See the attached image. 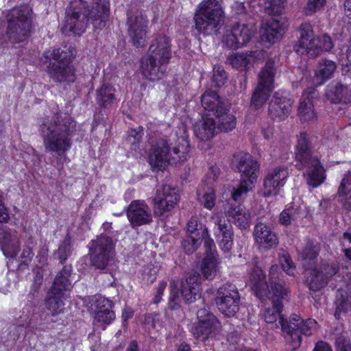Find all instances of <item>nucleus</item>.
Wrapping results in <instances>:
<instances>
[{
    "label": "nucleus",
    "instance_id": "55",
    "mask_svg": "<svg viewBox=\"0 0 351 351\" xmlns=\"http://www.w3.org/2000/svg\"><path fill=\"white\" fill-rule=\"evenodd\" d=\"M326 0H308L304 6L306 15H311L320 10L325 5Z\"/></svg>",
    "mask_w": 351,
    "mask_h": 351
},
{
    "label": "nucleus",
    "instance_id": "10",
    "mask_svg": "<svg viewBox=\"0 0 351 351\" xmlns=\"http://www.w3.org/2000/svg\"><path fill=\"white\" fill-rule=\"evenodd\" d=\"M32 10L25 4L9 10L6 14V36L12 43H23L30 35Z\"/></svg>",
    "mask_w": 351,
    "mask_h": 351
},
{
    "label": "nucleus",
    "instance_id": "34",
    "mask_svg": "<svg viewBox=\"0 0 351 351\" xmlns=\"http://www.w3.org/2000/svg\"><path fill=\"white\" fill-rule=\"evenodd\" d=\"M337 70L335 61L328 59H321L315 71L314 82L316 85H322L334 76Z\"/></svg>",
    "mask_w": 351,
    "mask_h": 351
},
{
    "label": "nucleus",
    "instance_id": "32",
    "mask_svg": "<svg viewBox=\"0 0 351 351\" xmlns=\"http://www.w3.org/2000/svg\"><path fill=\"white\" fill-rule=\"evenodd\" d=\"M284 34L280 21L274 18L267 21L261 30L262 42L267 43L269 45L279 41Z\"/></svg>",
    "mask_w": 351,
    "mask_h": 351
},
{
    "label": "nucleus",
    "instance_id": "44",
    "mask_svg": "<svg viewBox=\"0 0 351 351\" xmlns=\"http://www.w3.org/2000/svg\"><path fill=\"white\" fill-rule=\"evenodd\" d=\"M232 297L241 296L237 287L234 285L227 282L218 289L215 299H228L232 298Z\"/></svg>",
    "mask_w": 351,
    "mask_h": 351
},
{
    "label": "nucleus",
    "instance_id": "33",
    "mask_svg": "<svg viewBox=\"0 0 351 351\" xmlns=\"http://www.w3.org/2000/svg\"><path fill=\"white\" fill-rule=\"evenodd\" d=\"M194 132L195 136L202 141L210 140L219 132L216 120L214 117H204L202 121L195 124Z\"/></svg>",
    "mask_w": 351,
    "mask_h": 351
},
{
    "label": "nucleus",
    "instance_id": "22",
    "mask_svg": "<svg viewBox=\"0 0 351 351\" xmlns=\"http://www.w3.org/2000/svg\"><path fill=\"white\" fill-rule=\"evenodd\" d=\"M292 104L291 99L280 93L276 92L269 103L268 115L273 120H285L291 113Z\"/></svg>",
    "mask_w": 351,
    "mask_h": 351
},
{
    "label": "nucleus",
    "instance_id": "47",
    "mask_svg": "<svg viewBox=\"0 0 351 351\" xmlns=\"http://www.w3.org/2000/svg\"><path fill=\"white\" fill-rule=\"evenodd\" d=\"M202 244V239L188 235L181 242V246L187 254H192Z\"/></svg>",
    "mask_w": 351,
    "mask_h": 351
},
{
    "label": "nucleus",
    "instance_id": "61",
    "mask_svg": "<svg viewBox=\"0 0 351 351\" xmlns=\"http://www.w3.org/2000/svg\"><path fill=\"white\" fill-rule=\"evenodd\" d=\"M10 219L8 209L3 202V197L0 193V223H7Z\"/></svg>",
    "mask_w": 351,
    "mask_h": 351
},
{
    "label": "nucleus",
    "instance_id": "62",
    "mask_svg": "<svg viewBox=\"0 0 351 351\" xmlns=\"http://www.w3.org/2000/svg\"><path fill=\"white\" fill-rule=\"evenodd\" d=\"M166 287H167L166 282L161 281L159 283L158 287L157 288L156 293L154 297V302L155 304H158L160 301L162 296L163 295L164 290L165 289Z\"/></svg>",
    "mask_w": 351,
    "mask_h": 351
},
{
    "label": "nucleus",
    "instance_id": "3",
    "mask_svg": "<svg viewBox=\"0 0 351 351\" xmlns=\"http://www.w3.org/2000/svg\"><path fill=\"white\" fill-rule=\"evenodd\" d=\"M75 132L76 123L67 113H57L50 119L43 120L39 126L46 151L58 156L64 154L71 147Z\"/></svg>",
    "mask_w": 351,
    "mask_h": 351
},
{
    "label": "nucleus",
    "instance_id": "51",
    "mask_svg": "<svg viewBox=\"0 0 351 351\" xmlns=\"http://www.w3.org/2000/svg\"><path fill=\"white\" fill-rule=\"evenodd\" d=\"M216 225L217 227L215 231V234L217 238L226 235H234L232 226L230 222L226 223L225 220L218 219Z\"/></svg>",
    "mask_w": 351,
    "mask_h": 351
},
{
    "label": "nucleus",
    "instance_id": "46",
    "mask_svg": "<svg viewBox=\"0 0 351 351\" xmlns=\"http://www.w3.org/2000/svg\"><path fill=\"white\" fill-rule=\"evenodd\" d=\"M254 183L247 182L246 179H241L239 184L234 188L231 193L232 199L235 202L240 200L243 195L252 189V185Z\"/></svg>",
    "mask_w": 351,
    "mask_h": 351
},
{
    "label": "nucleus",
    "instance_id": "15",
    "mask_svg": "<svg viewBox=\"0 0 351 351\" xmlns=\"http://www.w3.org/2000/svg\"><path fill=\"white\" fill-rule=\"evenodd\" d=\"M276 267V282L279 283L282 286V289H287L285 287V282L283 280L284 275L280 271L278 265H274L271 266L269 274V281L270 283V289L268 283L266 280V275L263 273L261 267L254 266L250 276V282L252 285V289L255 293V295L261 300H266L268 297L272 295V282L271 280V274L272 269Z\"/></svg>",
    "mask_w": 351,
    "mask_h": 351
},
{
    "label": "nucleus",
    "instance_id": "18",
    "mask_svg": "<svg viewBox=\"0 0 351 351\" xmlns=\"http://www.w3.org/2000/svg\"><path fill=\"white\" fill-rule=\"evenodd\" d=\"M289 176L288 169L279 166L269 170L263 182V195L265 197L276 195L282 187Z\"/></svg>",
    "mask_w": 351,
    "mask_h": 351
},
{
    "label": "nucleus",
    "instance_id": "6",
    "mask_svg": "<svg viewBox=\"0 0 351 351\" xmlns=\"http://www.w3.org/2000/svg\"><path fill=\"white\" fill-rule=\"evenodd\" d=\"M295 159L299 169L306 168L304 175L308 185L315 188L324 182L325 170L318 158L312 156L310 136L306 132H301L298 137Z\"/></svg>",
    "mask_w": 351,
    "mask_h": 351
},
{
    "label": "nucleus",
    "instance_id": "57",
    "mask_svg": "<svg viewBox=\"0 0 351 351\" xmlns=\"http://www.w3.org/2000/svg\"><path fill=\"white\" fill-rule=\"evenodd\" d=\"M351 192V177L345 176L338 189L339 197H346Z\"/></svg>",
    "mask_w": 351,
    "mask_h": 351
},
{
    "label": "nucleus",
    "instance_id": "19",
    "mask_svg": "<svg viewBox=\"0 0 351 351\" xmlns=\"http://www.w3.org/2000/svg\"><path fill=\"white\" fill-rule=\"evenodd\" d=\"M298 32L300 37L298 42L293 45V50L298 55H307L309 58H315L317 57V50L312 49L315 38L313 27L309 23L300 25Z\"/></svg>",
    "mask_w": 351,
    "mask_h": 351
},
{
    "label": "nucleus",
    "instance_id": "40",
    "mask_svg": "<svg viewBox=\"0 0 351 351\" xmlns=\"http://www.w3.org/2000/svg\"><path fill=\"white\" fill-rule=\"evenodd\" d=\"M186 231L188 235L202 239L204 235H206L208 230L206 226L202 223L199 217L193 216L186 224Z\"/></svg>",
    "mask_w": 351,
    "mask_h": 351
},
{
    "label": "nucleus",
    "instance_id": "56",
    "mask_svg": "<svg viewBox=\"0 0 351 351\" xmlns=\"http://www.w3.org/2000/svg\"><path fill=\"white\" fill-rule=\"evenodd\" d=\"M280 263L283 270L289 276L293 275L295 266L289 254L283 253L280 257Z\"/></svg>",
    "mask_w": 351,
    "mask_h": 351
},
{
    "label": "nucleus",
    "instance_id": "28",
    "mask_svg": "<svg viewBox=\"0 0 351 351\" xmlns=\"http://www.w3.org/2000/svg\"><path fill=\"white\" fill-rule=\"evenodd\" d=\"M253 237L256 243L265 248H275L278 244L276 234L271 230L269 225L261 221L256 223Z\"/></svg>",
    "mask_w": 351,
    "mask_h": 351
},
{
    "label": "nucleus",
    "instance_id": "48",
    "mask_svg": "<svg viewBox=\"0 0 351 351\" xmlns=\"http://www.w3.org/2000/svg\"><path fill=\"white\" fill-rule=\"evenodd\" d=\"M299 217L298 209L290 206L282 210L280 215L279 221L282 225L288 226L292 221H295Z\"/></svg>",
    "mask_w": 351,
    "mask_h": 351
},
{
    "label": "nucleus",
    "instance_id": "20",
    "mask_svg": "<svg viewBox=\"0 0 351 351\" xmlns=\"http://www.w3.org/2000/svg\"><path fill=\"white\" fill-rule=\"evenodd\" d=\"M197 318L198 322L192 328L193 335L196 339L202 338L204 340L215 328L217 319L207 306H204L197 311Z\"/></svg>",
    "mask_w": 351,
    "mask_h": 351
},
{
    "label": "nucleus",
    "instance_id": "50",
    "mask_svg": "<svg viewBox=\"0 0 351 351\" xmlns=\"http://www.w3.org/2000/svg\"><path fill=\"white\" fill-rule=\"evenodd\" d=\"M285 0H271L269 5L265 7V12L269 15H273L275 18L282 14L285 8Z\"/></svg>",
    "mask_w": 351,
    "mask_h": 351
},
{
    "label": "nucleus",
    "instance_id": "14",
    "mask_svg": "<svg viewBox=\"0 0 351 351\" xmlns=\"http://www.w3.org/2000/svg\"><path fill=\"white\" fill-rule=\"evenodd\" d=\"M304 282L311 291H317L324 288L329 279L336 274L339 267L335 263L324 262L319 267L304 265Z\"/></svg>",
    "mask_w": 351,
    "mask_h": 351
},
{
    "label": "nucleus",
    "instance_id": "7",
    "mask_svg": "<svg viewBox=\"0 0 351 351\" xmlns=\"http://www.w3.org/2000/svg\"><path fill=\"white\" fill-rule=\"evenodd\" d=\"M75 56L71 47L63 46L45 51L41 57L43 63L47 64V73L56 82H72L75 79L73 67L69 64Z\"/></svg>",
    "mask_w": 351,
    "mask_h": 351
},
{
    "label": "nucleus",
    "instance_id": "25",
    "mask_svg": "<svg viewBox=\"0 0 351 351\" xmlns=\"http://www.w3.org/2000/svg\"><path fill=\"white\" fill-rule=\"evenodd\" d=\"M127 216L132 226H142L152 221L151 210L143 200L132 202L128 206Z\"/></svg>",
    "mask_w": 351,
    "mask_h": 351
},
{
    "label": "nucleus",
    "instance_id": "16",
    "mask_svg": "<svg viewBox=\"0 0 351 351\" xmlns=\"http://www.w3.org/2000/svg\"><path fill=\"white\" fill-rule=\"evenodd\" d=\"M126 25L128 34L133 45L136 47L145 45L148 32L149 20L142 11L130 10L128 12Z\"/></svg>",
    "mask_w": 351,
    "mask_h": 351
},
{
    "label": "nucleus",
    "instance_id": "37",
    "mask_svg": "<svg viewBox=\"0 0 351 351\" xmlns=\"http://www.w3.org/2000/svg\"><path fill=\"white\" fill-rule=\"evenodd\" d=\"M218 309L227 317H233L239 310L241 297L215 299Z\"/></svg>",
    "mask_w": 351,
    "mask_h": 351
},
{
    "label": "nucleus",
    "instance_id": "39",
    "mask_svg": "<svg viewBox=\"0 0 351 351\" xmlns=\"http://www.w3.org/2000/svg\"><path fill=\"white\" fill-rule=\"evenodd\" d=\"M229 108L230 107L228 108V110H225L224 112L219 113L214 117L217 122L218 132H227L236 127V118L229 112Z\"/></svg>",
    "mask_w": 351,
    "mask_h": 351
},
{
    "label": "nucleus",
    "instance_id": "9",
    "mask_svg": "<svg viewBox=\"0 0 351 351\" xmlns=\"http://www.w3.org/2000/svg\"><path fill=\"white\" fill-rule=\"evenodd\" d=\"M224 12L217 0H203L198 5L194 20L195 28L204 35L217 32L223 24Z\"/></svg>",
    "mask_w": 351,
    "mask_h": 351
},
{
    "label": "nucleus",
    "instance_id": "30",
    "mask_svg": "<svg viewBox=\"0 0 351 351\" xmlns=\"http://www.w3.org/2000/svg\"><path fill=\"white\" fill-rule=\"evenodd\" d=\"M317 95L318 93L315 88H309L303 93L298 107V114L302 122L308 123L315 119L313 99Z\"/></svg>",
    "mask_w": 351,
    "mask_h": 351
},
{
    "label": "nucleus",
    "instance_id": "1",
    "mask_svg": "<svg viewBox=\"0 0 351 351\" xmlns=\"http://www.w3.org/2000/svg\"><path fill=\"white\" fill-rule=\"evenodd\" d=\"M276 267L272 269L271 274V280L272 282V295L268 297L271 302L272 306L265 309L263 317L267 323L276 324L281 326V329L285 333V339L287 344L291 347V351H295L302 342V335L310 336L313 333L317 322L312 319H308L306 321L300 320V317L296 314H293L288 322L282 316V311L284 306L285 301L288 300V289H282V286L276 282V273H274Z\"/></svg>",
    "mask_w": 351,
    "mask_h": 351
},
{
    "label": "nucleus",
    "instance_id": "24",
    "mask_svg": "<svg viewBox=\"0 0 351 351\" xmlns=\"http://www.w3.org/2000/svg\"><path fill=\"white\" fill-rule=\"evenodd\" d=\"M0 248L7 258L16 257L20 249L18 232L6 226L0 225Z\"/></svg>",
    "mask_w": 351,
    "mask_h": 351
},
{
    "label": "nucleus",
    "instance_id": "2",
    "mask_svg": "<svg viewBox=\"0 0 351 351\" xmlns=\"http://www.w3.org/2000/svg\"><path fill=\"white\" fill-rule=\"evenodd\" d=\"M109 14L108 0H93L90 5L84 0L71 1L66 10L62 30L81 35L85 32L88 21L95 28L101 29L105 27Z\"/></svg>",
    "mask_w": 351,
    "mask_h": 351
},
{
    "label": "nucleus",
    "instance_id": "63",
    "mask_svg": "<svg viewBox=\"0 0 351 351\" xmlns=\"http://www.w3.org/2000/svg\"><path fill=\"white\" fill-rule=\"evenodd\" d=\"M345 240V232L343 233L342 237L340 239L341 245L342 246V252L344 253L346 257L351 261V247H350V244L351 242L346 241V245H343V241Z\"/></svg>",
    "mask_w": 351,
    "mask_h": 351
},
{
    "label": "nucleus",
    "instance_id": "38",
    "mask_svg": "<svg viewBox=\"0 0 351 351\" xmlns=\"http://www.w3.org/2000/svg\"><path fill=\"white\" fill-rule=\"evenodd\" d=\"M218 264V256H215L213 254L205 255L200 265L204 277L207 280H213L217 275Z\"/></svg>",
    "mask_w": 351,
    "mask_h": 351
},
{
    "label": "nucleus",
    "instance_id": "23",
    "mask_svg": "<svg viewBox=\"0 0 351 351\" xmlns=\"http://www.w3.org/2000/svg\"><path fill=\"white\" fill-rule=\"evenodd\" d=\"M179 201V196L174 189L165 185L161 190L158 189L157 196L154 198V214L160 217L169 211Z\"/></svg>",
    "mask_w": 351,
    "mask_h": 351
},
{
    "label": "nucleus",
    "instance_id": "8",
    "mask_svg": "<svg viewBox=\"0 0 351 351\" xmlns=\"http://www.w3.org/2000/svg\"><path fill=\"white\" fill-rule=\"evenodd\" d=\"M199 275L196 271H190L180 281L173 280L170 282V296L169 306L171 310L178 309L180 306L181 298L186 304H192L198 301L204 305V300L199 293Z\"/></svg>",
    "mask_w": 351,
    "mask_h": 351
},
{
    "label": "nucleus",
    "instance_id": "31",
    "mask_svg": "<svg viewBox=\"0 0 351 351\" xmlns=\"http://www.w3.org/2000/svg\"><path fill=\"white\" fill-rule=\"evenodd\" d=\"M228 222L235 224L240 229H247L250 223V213L241 204L231 205L225 212Z\"/></svg>",
    "mask_w": 351,
    "mask_h": 351
},
{
    "label": "nucleus",
    "instance_id": "45",
    "mask_svg": "<svg viewBox=\"0 0 351 351\" xmlns=\"http://www.w3.org/2000/svg\"><path fill=\"white\" fill-rule=\"evenodd\" d=\"M333 335L337 351H351V344L347 332L342 330L340 332L334 333Z\"/></svg>",
    "mask_w": 351,
    "mask_h": 351
},
{
    "label": "nucleus",
    "instance_id": "27",
    "mask_svg": "<svg viewBox=\"0 0 351 351\" xmlns=\"http://www.w3.org/2000/svg\"><path fill=\"white\" fill-rule=\"evenodd\" d=\"M326 96L334 104H350L351 85L341 81H333L327 87Z\"/></svg>",
    "mask_w": 351,
    "mask_h": 351
},
{
    "label": "nucleus",
    "instance_id": "53",
    "mask_svg": "<svg viewBox=\"0 0 351 351\" xmlns=\"http://www.w3.org/2000/svg\"><path fill=\"white\" fill-rule=\"evenodd\" d=\"M143 135V128L141 126L135 129H131L128 132L126 142L132 146L137 145L141 141Z\"/></svg>",
    "mask_w": 351,
    "mask_h": 351
},
{
    "label": "nucleus",
    "instance_id": "36",
    "mask_svg": "<svg viewBox=\"0 0 351 351\" xmlns=\"http://www.w3.org/2000/svg\"><path fill=\"white\" fill-rule=\"evenodd\" d=\"M116 90L108 83H104L97 90L96 101L98 105L103 108L110 106L116 100Z\"/></svg>",
    "mask_w": 351,
    "mask_h": 351
},
{
    "label": "nucleus",
    "instance_id": "49",
    "mask_svg": "<svg viewBox=\"0 0 351 351\" xmlns=\"http://www.w3.org/2000/svg\"><path fill=\"white\" fill-rule=\"evenodd\" d=\"M198 200L205 208L210 210L215 204V194L212 188H208V191L204 192L201 196L200 192L198 193Z\"/></svg>",
    "mask_w": 351,
    "mask_h": 351
},
{
    "label": "nucleus",
    "instance_id": "26",
    "mask_svg": "<svg viewBox=\"0 0 351 351\" xmlns=\"http://www.w3.org/2000/svg\"><path fill=\"white\" fill-rule=\"evenodd\" d=\"M201 103L204 109L207 111L205 116L215 117L219 113L228 110V104L216 91L208 90L201 97Z\"/></svg>",
    "mask_w": 351,
    "mask_h": 351
},
{
    "label": "nucleus",
    "instance_id": "58",
    "mask_svg": "<svg viewBox=\"0 0 351 351\" xmlns=\"http://www.w3.org/2000/svg\"><path fill=\"white\" fill-rule=\"evenodd\" d=\"M202 240L204 241V247L206 248L205 255L213 254L215 256H218L215 242L210 237L208 231L207 232L206 235H204V237L202 239Z\"/></svg>",
    "mask_w": 351,
    "mask_h": 351
},
{
    "label": "nucleus",
    "instance_id": "60",
    "mask_svg": "<svg viewBox=\"0 0 351 351\" xmlns=\"http://www.w3.org/2000/svg\"><path fill=\"white\" fill-rule=\"evenodd\" d=\"M43 274L40 271H37L34 277L33 284L31 288L30 295L32 299L35 297V293L37 292L43 283Z\"/></svg>",
    "mask_w": 351,
    "mask_h": 351
},
{
    "label": "nucleus",
    "instance_id": "11",
    "mask_svg": "<svg viewBox=\"0 0 351 351\" xmlns=\"http://www.w3.org/2000/svg\"><path fill=\"white\" fill-rule=\"evenodd\" d=\"M72 272L71 265H64L57 274L51 287L47 292L45 298L46 308L52 312L51 315H55L62 313L64 308V298L66 292L72 287L70 279Z\"/></svg>",
    "mask_w": 351,
    "mask_h": 351
},
{
    "label": "nucleus",
    "instance_id": "13",
    "mask_svg": "<svg viewBox=\"0 0 351 351\" xmlns=\"http://www.w3.org/2000/svg\"><path fill=\"white\" fill-rule=\"evenodd\" d=\"M274 65V60L268 59L259 74L258 84L253 92L250 101L251 106L255 110L263 107L271 95L276 73Z\"/></svg>",
    "mask_w": 351,
    "mask_h": 351
},
{
    "label": "nucleus",
    "instance_id": "52",
    "mask_svg": "<svg viewBox=\"0 0 351 351\" xmlns=\"http://www.w3.org/2000/svg\"><path fill=\"white\" fill-rule=\"evenodd\" d=\"M213 82L217 87L222 86L227 80V74L223 68L221 66L215 65L213 67Z\"/></svg>",
    "mask_w": 351,
    "mask_h": 351
},
{
    "label": "nucleus",
    "instance_id": "64",
    "mask_svg": "<svg viewBox=\"0 0 351 351\" xmlns=\"http://www.w3.org/2000/svg\"><path fill=\"white\" fill-rule=\"evenodd\" d=\"M313 351H332L331 347L324 341L317 343Z\"/></svg>",
    "mask_w": 351,
    "mask_h": 351
},
{
    "label": "nucleus",
    "instance_id": "17",
    "mask_svg": "<svg viewBox=\"0 0 351 351\" xmlns=\"http://www.w3.org/2000/svg\"><path fill=\"white\" fill-rule=\"evenodd\" d=\"M254 23H237L223 38V43L230 49H236L245 45L256 32Z\"/></svg>",
    "mask_w": 351,
    "mask_h": 351
},
{
    "label": "nucleus",
    "instance_id": "54",
    "mask_svg": "<svg viewBox=\"0 0 351 351\" xmlns=\"http://www.w3.org/2000/svg\"><path fill=\"white\" fill-rule=\"evenodd\" d=\"M34 243L30 239L19 257V265H27L32 261L34 254L32 251Z\"/></svg>",
    "mask_w": 351,
    "mask_h": 351
},
{
    "label": "nucleus",
    "instance_id": "42",
    "mask_svg": "<svg viewBox=\"0 0 351 351\" xmlns=\"http://www.w3.org/2000/svg\"><path fill=\"white\" fill-rule=\"evenodd\" d=\"M72 252L71 238L69 235L60 243L58 249L54 252V256L59 260L61 264H64Z\"/></svg>",
    "mask_w": 351,
    "mask_h": 351
},
{
    "label": "nucleus",
    "instance_id": "41",
    "mask_svg": "<svg viewBox=\"0 0 351 351\" xmlns=\"http://www.w3.org/2000/svg\"><path fill=\"white\" fill-rule=\"evenodd\" d=\"M319 247L309 242L306 244L302 252H301V258L304 261L303 265L313 266L319 254Z\"/></svg>",
    "mask_w": 351,
    "mask_h": 351
},
{
    "label": "nucleus",
    "instance_id": "21",
    "mask_svg": "<svg viewBox=\"0 0 351 351\" xmlns=\"http://www.w3.org/2000/svg\"><path fill=\"white\" fill-rule=\"evenodd\" d=\"M232 165L234 170L241 173V179H246L248 182L256 181V172L259 165L248 153H240L235 155Z\"/></svg>",
    "mask_w": 351,
    "mask_h": 351
},
{
    "label": "nucleus",
    "instance_id": "4",
    "mask_svg": "<svg viewBox=\"0 0 351 351\" xmlns=\"http://www.w3.org/2000/svg\"><path fill=\"white\" fill-rule=\"evenodd\" d=\"M190 150L187 137L176 134L158 138L150 149V165L158 170L165 169L169 165L182 163L187 160Z\"/></svg>",
    "mask_w": 351,
    "mask_h": 351
},
{
    "label": "nucleus",
    "instance_id": "59",
    "mask_svg": "<svg viewBox=\"0 0 351 351\" xmlns=\"http://www.w3.org/2000/svg\"><path fill=\"white\" fill-rule=\"evenodd\" d=\"M233 236L234 235H226L221 237L217 238L219 245L221 249L225 253H229L232 249L233 245Z\"/></svg>",
    "mask_w": 351,
    "mask_h": 351
},
{
    "label": "nucleus",
    "instance_id": "12",
    "mask_svg": "<svg viewBox=\"0 0 351 351\" xmlns=\"http://www.w3.org/2000/svg\"><path fill=\"white\" fill-rule=\"evenodd\" d=\"M117 238L108 234H101L89 245L91 263L97 269H104L114 260Z\"/></svg>",
    "mask_w": 351,
    "mask_h": 351
},
{
    "label": "nucleus",
    "instance_id": "5",
    "mask_svg": "<svg viewBox=\"0 0 351 351\" xmlns=\"http://www.w3.org/2000/svg\"><path fill=\"white\" fill-rule=\"evenodd\" d=\"M171 58L170 39L165 35L156 34L149 47L147 55L141 58L143 75L150 81L163 77Z\"/></svg>",
    "mask_w": 351,
    "mask_h": 351
},
{
    "label": "nucleus",
    "instance_id": "35",
    "mask_svg": "<svg viewBox=\"0 0 351 351\" xmlns=\"http://www.w3.org/2000/svg\"><path fill=\"white\" fill-rule=\"evenodd\" d=\"M252 52L250 53H232L230 54L226 59V62L233 68L241 71H247L253 65L254 58Z\"/></svg>",
    "mask_w": 351,
    "mask_h": 351
},
{
    "label": "nucleus",
    "instance_id": "43",
    "mask_svg": "<svg viewBox=\"0 0 351 351\" xmlns=\"http://www.w3.org/2000/svg\"><path fill=\"white\" fill-rule=\"evenodd\" d=\"M315 47L312 49L317 50V56L322 51H330L334 47L332 38L328 34H324L321 36L316 37L314 43Z\"/></svg>",
    "mask_w": 351,
    "mask_h": 351
},
{
    "label": "nucleus",
    "instance_id": "29",
    "mask_svg": "<svg viewBox=\"0 0 351 351\" xmlns=\"http://www.w3.org/2000/svg\"><path fill=\"white\" fill-rule=\"evenodd\" d=\"M93 302L97 309L95 316V322L104 326L111 324L115 318L114 313L111 310L113 305L112 301L98 295L94 298Z\"/></svg>",
    "mask_w": 351,
    "mask_h": 351
}]
</instances>
